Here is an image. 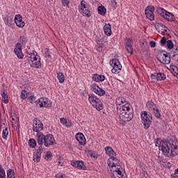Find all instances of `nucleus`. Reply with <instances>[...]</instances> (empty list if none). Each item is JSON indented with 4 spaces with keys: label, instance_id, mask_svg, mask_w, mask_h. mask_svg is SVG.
Instances as JSON below:
<instances>
[{
    "label": "nucleus",
    "instance_id": "nucleus-1",
    "mask_svg": "<svg viewBox=\"0 0 178 178\" xmlns=\"http://www.w3.org/2000/svg\"><path fill=\"white\" fill-rule=\"evenodd\" d=\"M178 143L175 138H170V139L160 142L161 150L163 155L165 156H176L178 154Z\"/></svg>",
    "mask_w": 178,
    "mask_h": 178
},
{
    "label": "nucleus",
    "instance_id": "nucleus-2",
    "mask_svg": "<svg viewBox=\"0 0 178 178\" xmlns=\"http://www.w3.org/2000/svg\"><path fill=\"white\" fill-rule=\"evenodd\" d=\"M36 140L40 147H42L44 144L45 147H49L50 145H54V144L56 143L54 135L49 134L45 136L42 132L36 134Z\"/></svg>",
    "mask_w": 178,
    "mask_h": 178
},
{
    "label": "nucleus",
    "instance_id": "nucleus-3",
    "mask_svg": "<svg viewBox=\"0 0 178 178\" xmlns=\"http://www.w3.org/2000/svg\"><path fill=\"white\" fill-rule=\"evenodd\" d=\"M18 42L15 47L14 53L19 59H23V52L22 51V45L27 44V38L26 36H20L18 39Z\"/></svg>",
    "mask_w": 178,
    "mask_h": 178
},
{
    "label": "nucleus",
    "instance_id": "nucleus-4",
    "mask_svg": "<svg viewBox=\"0 0 178 178\" xmlns=\"http://www.w3.org/2000/svg\"><path fill=\"white\" fill-rule=\"evenodd\" d=\"M140 116L144 129H145V130L149 129L151 124L152 123V115L151 113L143 111L140 112Z\"/></svg>",
    "mask_w": 178,
    "mask_h": 178
},
{
    "label": "nucleus",
    "instance_id": "nucleus-5",
    "mask_svg": "<svg viewBox=\"0 0 178 178\" xmlns=\"http://www.w3.org/2000/svg\"><path fill=\"white\" fill-rule=\"evenodd\" d=\"M156 12L159 16L168 22H175L176 20V17L172 13L166 11L163 8L159 7L156 9Z\"/></svg>",
    "mask_w": 178,
    "mask_h": 178
},
{
    "label": "nucleus",
    "instance_id": "nucleus-6",
    "mask_svg": "<svg viewBox=\"0 0 178 178\" xmlns=\"http://www.w3.org/2000/svg\"><path fill=\"white\" fill-rule=\"evenodd\" d=\"M88 101L94 108H96L97 111H102L104 107L102 106V102L95 95L89 94L88 95Z\"/></svg>",
    "mask_w": 178,
    "mask_h": 178
},
{
    "label": "nucleus",
    "instance_id": "nucleus-7",
    "mask_svg": "<svg viewBox=\"0 0 178 178\" xmlns=\"http://www.w3.org/2000/svg\"><path fill=\"white\" fill-rule=\"evenodd\" d=\"M79 12L83 15V16H86L87 17H91V11L90 10V5L86 3V1L82 0L81 1V6L79 7Z\"/></svg>",
    "mask_w": 178,
    "mask_h": 178
},
{
    "label": "nucleus",
    "instance_id": "nucleus-8",
    "mask_svg": "<svg viewBox=\"0 0 178 178\" xmlns=\"http://www.w3.org/2000/svg\"><path fill=\"white\" fill-rule=\"evenodd\" d=\"M158 59L163 65H169L170 63V56L163 50L159 51Z\"/></svg>",
    "mask_w": 178,
    "mask_h": 178
},
{
    "label": "nucleus",
    "instance_id": "nucleus-9",
    "mask_svg": "<svg viewBox=\"0 0 178 178\" xmlns=\"http://www.w3.org/2000/svg\"><path fill=\"white\" fill-rule=\"evenodd\" d=\"M110 65L111 67H113L111 70L112 73L118 74L122 70V64H120L119 60H117L116 58H113L111 60H110Z\"/></svg>",
    "mask_w": 178,
    "mask_h": 178
},
{
    "label": "nucleus",
    "instance_id": "nucleus-10",
    "mask_svg": "<svg viewBox=\"0 0 178 178\" xmlns=\"http://www.w3.org/2000/svg\"><path fill=\"white\" fill-rule=\"evenodd\" d=\"M37 105L39 106L40 108H51L52 103L48 98L41 97L37 99Z\"/></svg>",
    "mask_w": 178,
    "mask_h": 178
},
{
    "label": "nucleus",
    "instance_id": "nucleus-11",
    "mask_svg": "<svg viewBox=\"0 0 178 178\" xmlns=\"http://www.w3.org/2000/svg\"><path fill=\"white\" fill-rule=\"evenodd\" d=\"M155 10V7L154 6H147L145 10V15L149 20L152 22L155 20V15H154V11Z\"/></svg>",
    "mask_w": 178,
    "mask_h": 178
},
{
    "label": "nucleus",
    "instance_id": "nucleus-12",
    "mask_svg": "<svg viewBox=\"0 0 178 178\" xmlns=\"http://www.w3.org/2000/svg\"><path fill=\"white\" fill-rule=\"evenodd\" d=\"M90 90L92 92H95V94H97V95H99V97H104V95L106 94V92L95 83L91 84Z\"/></svg>",
    "mask_w": 178,
    "mask_h": 178
},
{
    "label": "nucleus",
    "instance_id": "nucleus-13",
    "mask_svg": "<svg viewBox=\"0 0 178 178\" xmlns=\"http://www.w3.org/2000/svg\"><path fill=\"white\" fill-rule=\"evenodd\" d=\"M119 118L120 119V124L124 126V124H126V122H130V120L133 119V114L129 111L128 113H125L124 114L120 115Z\"/></svg>",
    "mask_w": 178,
    "mask_h": 178
},
{
    "label": "nucleus",
    "instance_id": "nucleus-14",
    "mask_svg": "<svg viewBox=\"0 0 178 178\" xmlns=\"http://www.w3.org/2000/svg\"><path fill=\"white\" fill-rule=\"evenodd\" d=\"M44 129V124L41 121L37 118L33 119V131H35L36 133H41L40 131H42Z\"/></svg>",
    "mask_w": 178,
    "mask_h": 178
},
{
    "label": "nucleus",
    "instance_id": "nucleus-15",
    "mask_svg": "<svg viewBox=\"0 0 178 178\" xmlns=\"http://www.w3.org/2000/svg\"><path fill=\"white\" fill-rule=\"evenodd\" d=\"M129 112H130V104H124L122 106H117V113L119 116H122V115Z\"/></svg>",
    "mask_w": 178,
    "mask_h": 178
},
{
    "label": "nucleus",
    "instance_id": "nucleus-16",
    "mask_svg": "<svg viewBox=\"0 0 178 178\" xmlns=\"http://www.w3.org/2000/svg\"><path fill=\"white\" fill-rule=\"evenodd\" d=\"M108 165L113 169V168H116V166H120V161L119 159H116L115 156L113 157H110V159L107 161Z\"/></svg>",
    "mask_w": 178,
    "mask_h": 178
},
{
    "label": "nucleus",
    "instance_id": "nucleus-17",
    "mask_svg": "<svg viewBox=\"0 0 178 178\" xmlns=\"http://www.w3.org/2000/svg\"><path fill=\"white\" fill-rule=\"evenodd\" d=\"M15 23L17 27H19V29H23V27L26 26V23H24L23 21V17H22L20 14L15 15Z\"/></svg>",
    "mask_w": 178,
    "mask_h": 178
},
{
    "label": "nucleus",
    "instance_id": "nucleus-18",
    "mask_svg": "<svg viewBox=\"0 0 178 178\" xmlns=\"http://www.w3.org/2000/svg\"><path fill=\"white\" fill-rule=\"evenodd\" d=\"M151 79L153 80H157L158 81H163V80H165L166 75H165L164 73L162 72H154V74H152L150 76Z\"/></svg>",
    "mask_w": 178,
    "mask_h": 178
},
{
    "label": "nucleus",
    "instance_id": "nucleus-19",
    "mask_svg": "<svg viewBox=\"0 0 178 178\" xmlns=\"http://www.w3.org/2000/svg\"><path fill=\"white\" fill-rule=\"evenodd\" d=\"M14 16L13 15L10 16H5L4 17V23L6 26L8 27H10V29H13L15 27V22L13 21Z\"/></svg>",
    "mask_w": 178,
    "mask_h": 178
},
{
    "label": "nucleus",
    "instance_id": "nucleus-20",
    "mask_svg": "<svg viewBox=\"0 0 178 178\" xmlns=\"http://www.w3.org/2000/svg\"><path fill=\"white\" fill-rule=\"evenodd\" d=\"M71 165L74 168H77V169H81V170H86L87 169V167L84 165L83 161H72Z\"/></svg>",
    "mask_w": 178,
    "mask_h": 178
},
{
    "label": "nucleus",
    "instance_id": "nucleus-21",
    "mask_svg": "<svg viewBox=\"0 0 178 178\" xmlns=\"http://www.w3.org/2000/svg\"><path fill=\"white\" fill-rule=\"evenodd\" d=\"M42 149H44V147H42V146H39V149H37L36 153L33 156L34 162H40L41 160V154H42Z\"/></svg>",
    "mask_w": 178,
    "mask_h": 178
},
{
    "label": "nucleus",
    "instance_id": "nucleus-22",
    "mask_svg": "<svg viewBox=\"0 0 178 178\" xmlns=\"http://www.w3.org/2000/svg\"><path fill=\"white\" fill-rule=\"evenodd\" d=\"M76 140L81 145H86V137H84V135L81 133H78L75 136Z\"/></svg>",
    "mask_w": 178,
    "mask_h": 178
},
{
    "label": "nucleus",
    "instance_id": "nucleus-23",
    "mask_svg": "<svg viewBox=\"0 0 178 178\" xmlns=\"http://www.w3.org/2000/svg\"><path fill=\"white\" fill-rule=\"evenodd\" d=\"M28 58V60L31 61V63H33V62H35V60H38V59L40 58V56L38 55L37 51H33V53L29 54L27 56Z\"/></svg>",
    "mask_w": 178,
    "mask_h": 178
},
{
    "label": "nucleus",
    "instance_id": "nucleus-24",
    "mask_svg": "<svg viewBox=\"0 0 178 178\" xmlns=\"http://www.w3.org/2000/svg\"><path fill=\"white\" fill-rule=\"evenodd\" d=\"M112 172L111 177L112 178H123V174L120 170V168H116L115 170H111Z\"/></svg>",
    "mask_w": 178,
    "mask_h": 178
},
{
    "label": "nucleus",
    "instance_id": "nucleus-25",
    "mask_svg": "<svg viewBox=\"0 0 178 178\" xmlns=\"http://www.w3.org/2000/svg\"><path fill=\"white\" fill-rule=\"evenodd\" d=\"M115 104L117 106H123V105L129 104V103H127V100H126L123 97H118L115 99Z\"/></svg>",
    "mask_w": 178,
    "mask_h": 178
},
{
    "label": "nucleus",
    "instance_id": "nucleus-26",
    "mask_svg": "<svg viewBox=\"0 0 178 178\" xmlns=\"http://www.w3.org/2000/svg\"><path fill=\"white\" fill-rule=\"evenodd\" d=\"M92 79L96 83H101L105 80V76L104 75H99L98 74H95L92 75Z\"/></svg>",
    "mask_w": 178,
    "mask_h": 178
},
{
    "label": "nucleus",
    "instance_id": "nucleus-27",
    "mask_svg": "<svg viewBox=\"0 0 178 178\" xmlns=\"http://www.w3.org/2000/svg\"><path fill=\"white\" fill-rule=\"evenodd\" d=\"M104 31L106 35H112V26H111V24H105Z\"/></svg>",
    "mask_w": 178,
    "mask_h": 178
},
{
    "label": "nucleus",
    "instance_id": "nucleus-28",
    "mask_svg": "<svg viewBox=\"0 0 178 178\" xmlns=\"http://www.w3.org/2000/svg\"><path fill=\"white\" fill-rule=\"evenodd\" d=\"M104 149L106 151V155H108V156H110V158H112V157L115 156V155H116V154H115V151L113 150V149L109 146H106L104 148Z\"/></svg>",
    "mask_w": 178,
    "mask_h": 178
},
{
    "label": "nucleus",
    "instance_id": "nucleus-29",
    "mask_svg": "<svg viewBox=\"0 0 178 178\" xmlns=\"http://www.w3.org/2000/svg\"><path fill=\"white\" fill-rule=\"evenodd\" d=\"M31 67H35L36 69H41V58H38L37 60L31 63Z\"/></svg>",
    "mask_w": 178,
    "mask_h": 178
},
{
    "label": "nucleus",
    "instance_id": "nucleus-30",
    "mask_svg": "<svg viewBox=\"0 0 178 178\" xmlns=\"http://www.w3.org/2000/svg\"><path fill=\"white\" fill-rule=\"evenodd\" d=\"M170 72L173 74V76L178 78V67L176 65H170Z\"/></svg>",
    "mask_w": 178,
    "mask_h": 178
},
{
    "label": "nucleus",
    "instance_id": "nucleus-31",
    "mask_svg": "<svg viewBox=\"0 0 178 178\" xmlns=\"http://www.w3.org/2000/svg\"><path fill=\"white\" fill-rule=\"evenodd\" d=\"M146 106L149 111H153L156 108V105L152 101H148L146 104Z\"/></svg>",
    "mask_w": 178,
    "mask_h": 178
},
{
    "label": "nucleus",
    "instance_id": "nucleus-32",
    "mask_svg": "<svg viewBox=\"0 0 178 178\" xmlns=\"http://www.w3.org/2000/svg\"><path fill=\"white\" fill-rule=\"evenodd\" d=\"M98 13L99 15H102V16H104L106 13V8L104 7V6H100L97 8Z\"/></svg>",
    "mask_w": 178,
    "mask_h": 178
},
{
    "label": "nucleus",
    "instance_id": "nucleus-33",
    "mask_svg": "<svg viewBox=\"0 0 178 178\" xmlns=\"http://www.w3.org/2000/svg\"><path fill=\"white\" fill-rule=\"evenodd\" d=\"M57 77L60 84L65 83V75L62 72L57 73Z\"/></svg>",
    "mask_w": 178,
    "mask_h": 178
},
{
    "label": "nucleus",
    "instance_id": "nucleus-34",
    "mask_svg": "<svg viewBox=\"0 0 178 178\" xmlns=\"http://www.w3.org/2000/svg\"><path fill=\"white\" fill-rule=\"evenodd\" d=\"M29 145L31 148H35V147H37V142L35 141V139H30L29 140Z\"/></svg>",
    "mask_w": 178,
    "mask_h": 178
},
{
    "label": "nucleus",
    "instance_id": "nucleus-35",
    "mask_svg": "<svg viewBox=\"0 0 178 178\" xmlns=\"http://www.w3.org/2000/svg\"><path fill=\"white\" fill-rule=\"evenodd\" d=\"M0 178H6V172L2 165H0Z\"/></svg>",
    "mask_w": 178,
    "mask_h": 178
},
{
    "label": "nucleus",
    "instance_id": "nucleus-36",
    "mask_svg": "<svg viewBox=\"0 0 178 178\" xmlns=\"http://www.w3.org/2000/svg\"><path fill=\"white\" fill-rule=\"evenodd\" d=\"M13 176H15V171L12 169H8L7 170V177L8 178H15Z\"/></svg>",
    "mask_w": 178,
    "mask_h": 178
},
{
    "label": "nucleus",
    "instance_id": "nucleus-37",
    "mask_svg": "<svg viewBox=\"0 0 178 178\" xmlns=\"http://www.w3.org/2000/svg\"><path fill=\"white\" fill-rule=\"evenodd\" d=\"M167 48L168 49H173V47H175V44H173V41L171 40H167Z\"/></svg>",
    "mask_w": 178,
    "mask_h": 178
},
{
    "label": "nucleus",
    "instance_id": "nucleus-38",
    "mask_svg": "<svg viewBox=\"0 0 178 178\" xmlns=\"http://www.w3.org/2000/svg\"><path fill=\"white\" fill-rule=\"evenodd\" d=\"M152 111L154 112L155 118H156V119H159L161 118V113L159 112V109H158V108L156 107V108H154Z\"/></svg>",
    "mask_w": 178,
    "mask_h": 178
},
{
    "label": "nucleus",
    "instance_id": "nucleus-39",
    "mask_svg": "<svg viewBox=\"0 0 178 178\" xmlns=\"http://www.w3.org/2000/svg\"><path fill=\"white\" fill-rule=\"evenodd\" d=\"M2 99L4 102V104H8L9 102V99L8 98V95L3 92L1 93Z\"/></svg>",
    "mask_w": 178,
    "mask_h": 178
},
{
    "label": "nucleus",
    "instance_id": "nucleus-40",
    "mask_svg": "<svg viewBox=\"0 0 178 178\" xmlns=\"http://www.w3.org/2000/svg\"><path fill=\"white\" fill-rule=\"evenodd\" d=\"M60 122L62 124H65L66 127H70L72 126V123L67 124V120L66 118H60Z\"/></svg>",
    "mask_w": 178,
    "mask_h": 178
},
{
    "label": "nucleus",
    "instance_id": "nucleus-41",
    "mask_svg": "<svg viewBox=\"0 0 178 178\" xmlns=\"http://www.w3.org/2000/svg\"><path fill=\"white\" fill-rule=\"evenodd\" d=\"M28 99L31 104H36L37 105V98L34 97L33 95H31L28 97Z\"/></svg>",
    "mask_w": 178,
    "mask_h": 178
},
{
    "label": "nucleus",
    "instance_id": "nucleus-42",
    "mask_svg": "<svg viewBox=\"0 0 178 178\" xmlns=\"http://www.w3.org/2000/svg\"><path fill=\"white\" fill-rule=\"evenodd\" d=\"M8 134H9V131L8 130V128H6L5 129L3 130L2 138L4 140H6V138H8Z\"/></svg>",
    "mask_w": 178,
    "mask_h": 178
},
{
    "label": "nucleus",
    "instance_id": "nucleus-43",
    "mask_svg": "<svg viewBox=\"0 0 178 178\" xmlns=\"http://www.w3.org/2000/svg\"><path fill=\"white\" fill-rule=\"evenodd\" d=\"M44 58H48L49 59H51V53L49 52V49H48L47 48H45L44 49Z\"/></svg>",
    "mask_w": 178,
    "mask_h": 178
},
{
    "label": "nucleus",
    "instance_id": "nucleus-44",
    "mask_svg": "<svg viewBox=\"0 0 178 178\" xmlns=\"http://www.w3.org/2000/svg\"><path fill=\"white\" fill-rule=\"evenodd\" d=\"M44 159L46 161H51V159H52V153L51 152H47L45 154Z\"/></svg>",
    "mask_w": 178,
    "mask_h": 178
},
{
    "label": "nucleus",
    "instance_id": "nucleus-45",
    "mask_svg": "<svg viewBox=\"0 0 178 178\" xmlns=\"http://www.w3.org/2000/svg\"><path fill=\"white\" fill-rule=\"evenodd\" d=\"M167 42H168V40H166V38L163 37L161 39L160 44L161 45V47H165V45H166Z\"/></svg>",
    "mask_w": 178,
    "mask_h": 178
},
{
    "label": "nucleus",
    "instance_id": "nucleus-46",
    "mask_svg": "<svg viewBox=\"0 0 178 178\" xmlns=\"http://www.w3.org/2000/svg\"><path fill=\"white\" fill-rule=\"evenodd\" d=\"M20 97L22 99H26V98H27V91L24 90H22Z\"/></svg>",
    "mask_w": 178,
    "mask_h": 178
},
{
    "label": "nucleus",
    "instance_id": "nucleus-47",
    "mask_svg": "<svg viewBox=\"0 0 178 178\" xmlns=\"http://www.w3.org/2000/svg\"><path fill=\"white\" fill-rule=\"evenodd\" d=\"M126 46L127 47L133 46V39H131V38H127Z\"/></svg>",
    "mask_w": 178,
    "mask_h": 178
},
{
    "label": "nucleus",
    "instance_id": "nucleus-48",
    "mask_svg": "<svg viewBox=\"0 0 178 178\" xmlns=\"http://www.w3.org/2000/svg\"><path fill=\"white\" fill-rule=\"evenodd\" d=\"M126 49L128 54L133 55V46H126Z\"/></svg>",
    "mask_w": 178,
    "mask_h": 178
},
{
    "label": "nucleus",
    "instance_id": "nucleus-49",
    "mask_svg": "<svg viewBox=\"0 0 178 178\" xmlns=\"http://www.w3.org/2000/svg\"><path fill=\"white\" fill-rule=\"evenodd\" d=\"M61 3H62L63 6H69V3H70V1L62 0Z\"/></svg>",
    "mask_w": 178,
    "mask_h": 178
},
{
    "label": "nucleus",
    "instance_id": "nucleus-50",
    "mask_svg": "<svg viewBox=\"0 0 178 178\" xmlns=\"http://www.w3.org/2000/svg\"><path fill=\"white\" fill-rule=\"evenodd\" d=\"M162 141H165V140H162L159 138H157L155 143H156V147H159V149H161V142Z\"/></svg>",
    "mask_w": 178,
    "mask_h": 178
},
{
    "label": "nucleus",
    "instance_id": "nucleus-51",
    "mask_svg": "<svg viewBox=\"0 0 178 178\" xmlns=\"http://www.w3.org/2000/svg\"><path fill=\"white\" fill-rule=\"evenodd\" d=\"M173 55H178V48L174 49V51L170 52V56H173Z\"/></svg>",
    "mask_w": 178,
    "mask_h": 178
},
{
    "label": "nucleus",
    "instance_id": "nucleus-52",
    "mask_svg": "<svg viewBox=\"0 0 178 178\" xmlns=\"http://www.w3.org/2000/svg\"><path fill=\"white\" fill-rule=\"evenodd\" d=\"M111 3L112 6H113L115 9H116V8L118 7V2H116V0H111Z\"/></svg>",
    "mask_w": 178,
    "mask_h": 178
},
{
    "label": "nucleus",
    "instance_id": "nucleus-53",
    "mask_svg": "<svg viewBox=\"0 0 178 178\" xmlns=\"http://www.w3.org/2000/svg\"><path fill=\"white\" fill-rule=\"evenodd\" d=\"M140 178H149L148 174L145 172H143L140 175Z\"/></svg>",
    "mask_w": 178,
    "mask_h": 178
},
{
    "label": "nucleus",
    "instance_id": "nucleus-54",
    "mask_svg": "<svg viewBox=\"0 0 178 178\" xmlns=\"http://www.w3.org/2000/svg\"><path fill=\"white\" fill-rule=\"evenodd\" d=\"M149 45L151 48H155V47H156V42H155L154 41H150Z\"/></svg>",
    "mask_w": 178,
    "mask_h": 178
},
{
    "label": "nucleus",
    "instance_id": "nucleus-55",
    "mask_svg": "<svg viewBox=\"0 0 178 178\" xmlns=\"http://www.w3.org/2000/svg\"><path fill=\"white\" fill-rule=\"evenodd\" d=\"M96 42L99 47H101L102 44H101V38H97L96 39Z\"/></svg>",
    "mask_w": 178,
    "mask_h": 178
},
{
    "label": "nucleus",
    "instance_id": "nucleus-56",
    "mask_svg": "<svg viewBox=\"0 0 178 178\" xmlns=\"http://www.w3.org/2000/svg\"><path fill=\"white\" fill-rule=\"evenodd\" d=\"M172 59H173V60H177L178 62V54L172 55Z\"/></svg>",
    "mask_w": 178,
    "mask_h": 178
},
{
    "label": "nucleus",
    "instance_id": "nucleus-57",
    "mask_svg": "<svg viewBox=\"0 0 178 178\" xmlns=\"http://www.w3.org/2000/svg\"><path fill=\"white\" fill-rule=\"evenodd\" d=\"M56 178H64V177H63V175H60V174H57V175H56Z\"/></svg>",
    "mask_w": 178,
    "mask_h": 178
},
{
    "label": "nucleus",
    "instance_id": "nucleus-58",
    "mask_svg": "<svg viewBox=\"0 0 178 178\" xmlns=\"http://www.w3.org/2000/svg\"><path fill=\"white\" fill-rule=\"evenodd\" d=\"M172 178H178V175L176 174L171 175Z\"/></svg>",
    "mask_w": 178,
    "mask_h": 178
},
{
    "label": "nucleus",
    "instance_id": "nucleus-59",
    "mask_svg": "<svg viewBox=\"0 0 178 178\" xmlns=\"http://www.w3.org/2000/svg\"><path fill=\"white\" fill-rule=\"evenodd\" d=\"M58 165H60V166H63V164L60 161H58Z\"/></svg>",
    "mask_w": 178,
    "mask_h": 178
},
{
    "label": "nucleus",
    "instance_id": "nucleus-60",
    "mask_svg": "<svg viewBox=\"0 0 178 178\" xmlns=\"http://www.w3.org/2000/svg\"><path fill=\"white\" fill-rule=\"evenodd\" d=\"M161 26H162V28H163V29H168V27H166V26H165V25H163V24L161 25Z\"/></svg>",
    "mask_w": 178,
    "mask_h": 178
},
{
    "label": "nucleus",
    "instance_id": "nucleus-61",
    "mask_svg": "<svg viewBox=\"0 0 178 178\" xmlns=\"http://www.w3.org/2000/svg\"><path fill=\"white\" fill-rule=\"evenodd\" d=\"M164 31H168V28H165V29H164Z\"/></svg>",
    "mask_w": 178,
    "mask_h": 178
}]
</instances>
